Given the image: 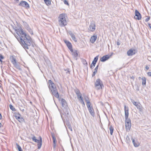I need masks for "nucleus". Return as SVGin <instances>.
Instances as JSON below:
<instances>
[{"label": "nucleus", "mask_w": 151, "mask_h": 151, "mask_svg": "<svg viewBox=\"0 0 151 151\" xmlns=\"http://www.w3.org/2000/svg\"><path fill=\"white\" fill-rule=\"evenodd\" d=\"M69 129L71 131H72V127H69Z\"/></svg>", "instance_id": "nucleus-48"}, {"label": "nucleus", "mask_w": 151, "mask_h": 151, "mask_svg": "<svg viewBox=\"0 0 151 151\" xmlns=\"http://www.w3.org/2000/svg\"><path fill=\"white\" fill-rule=\"evenodd\" d=\"M19 6H22L26 8H29V6L28 3L25 1H22L19 4Z\"/></svg>", "instance_id": "nucleus-11"}, {"label": "nucleus", "mask_w": 151, "mask_h": 151, "mask_svg": "<svg viewBox=\"0 0 151 151\" xmlns=\"http://www.w3.org/2000/svg\"><path fill=\"white\" fill-rule=\"evenodd\" d=\"M52 138L53 140V144H55V141L56 140V138L53 136H52Z\"/></svg>", "instance_id": "nucleus-35"}, {"label": "nucleus", "mask_w": 151, "mask_h": 151, "mask_svg": "<svg viewBox=\"0 0 151 151\" xmlns=\"http://www.w3.org/2000/svg\"><path fill=\"white\" fill-rule=\"evenodd\" d=\"M131 100L133 104L136 106L140 111H143V108L141 104L139 102H136L132 99H131Z\"/></svg>", "instance_id": "nucleus-6"}, {"label": "nucleus", "mask_w": 151, "mask_h": 151, "mask_svg": "<svg viewBox=\"0 0 151 151\" xmlns=\"http://www.w3.org/2000/svg\"><path fill=\"white\" fill-rule=\"evenodd\" d=\"M55 147V144H53V147L54 148Z\"/></svg>", "instance_id": "nucleus-52"}, {"label": "nucleus", "mask_w": 151, "mask_h": 151, "mask_svg": "<svg viewBox=\"0 0 151 151\" xmlns=\"http://www.w3.org/2000/svg\"><path fill=\"white\" fill-rule=\"evenodd\" d=\"M64 41L71 52H73V47L71 43H70L69 41H67L66 40H64Z\"/></svg>", "instance_id": "nucleus-9"}, {"label": "nucleus", "mask_w": 151, "mask_h": 151, "mask_svg": "<svg viewBox=\"0 0 151 151\" xmlns=\"http://www.w3.org/2000/svg\"><path fill=\"white\" fill-rule=\"evenodd\" d=\"M131 78L133 80H134V77L133 76H132V77H131Z\"/></svg>", "instance_id": "nucleus-49"}, {"label": "nucleus", "mask_w": 151, "mask_h": 151, "mask_svg": "<svg viewBox=\"0 0 151 151\" xmlns=\"http://www.w3.org/2000/svg\"><path fill=\"white\" fill-rule=\"evenodd\" d=\"M150 16H151V13H150Z\"/></svg>", "instance_id": "nucleus-57"}, {"label": "nucleus", "mask_w": 151, "mask_h": 151, "mask_svg": "<svg viewBox=\"0 0 151 151\" xmlns=\"http://www.w3.org/2000/svg\"><path fill=\"white\" fill-rule=\"evenodd\" d=\"M2 126V124L0 122V128Z\"/></svg>", "instance_id": "nucleus-54"}, {"label": "nucleus", "mask_w": 151, "mask_h": 151, "mask_svg": "<svg viewBox=\"0 0 151 151\" xmlns=\"http://www.w3.org/2000/svg\"><path fill=\"white\" fill-rule=\"evenodd\" d=\"M58 24L59 25L62 27L67 25V22L65 17V15L64 14H60L58 17Z\"/></svg>", "instance_id": "nucleus-3"}, {"label": "nucleus", "mask_w": 151, "mask_h": 151, "mask_svg": "<svg viewBox=\"0 0 151 151\" xmlns=\"http://www.w3.org/2000/svg\"><path fill=\"white\" fill-rule=\"evenodd\" d=\"M113 53H112V54L109 55H106L103 56L100 59L101 61L102 62L105 61L110 58V57L112 55Z\"/></svg>", "instance_id": "nucleus-14"}, {"label": "nucleus", "mask_w": 151, "mask_h": 151, "mask_svg": "<svg viewBox=\"0 0 151 151\" xmlns=\"http://www.w3.org/2000/svg\"><path fill=\"white\" fill-rule=\"evenodd\" d=\"M63 2L64 4H66L68 5H69V4L68 1H67L66 0H64Z\"/></svg>", "instance_id": "nucleus-37"}, {"label": "nucleus", "mask_w": 151, "mask_h": 151, "mask_svg": "<svg viewBox=\"0 0 151 151\" xmlns=\"http://www.w3.org/2000/svg\"><path fill=\"white\" fill-rule=\"evenodd\" d=\"M91 105V104H88L87 105V107L91 114L92 116L94 117L95 116V112L94 110Z\"/></svg>", "instance_id": "nucleus-8"}, {"label": "nucleus", "mask_w": 151, "mask_h": 151, "mask_svg": "<svg viewBox=\"0 0 151 151\" xmlns=\"http://www.w3.org/2000/svg\"><path fill=\"white\" fill-rule=\"evenodd\" d=\"M32 45L33 47H34V45H33L32 44Z\"/></svg>", "instance_id": "nucleus-56"}, {"label": "nucleus", "mask_w": 151, "mask_h": 151, "mask_svg": "<svg viewBox=\"0 0 151 151\" xmlns=\"http://www.w3.org/2000/svg\"><path fill=\"white\" fill-rule=\"evenodd\" d=\"M141 79V78L140 77H139V79Z\"/></svg>", "instance_id": "nucleus-55"}, {"label": "nucleus", "mask_w": 151, "mask_h": 151, "mask_svg": "<svg viewBox=\"0 0 151 151\" xmlns=\"http://www.w3.org/2000/svg\"><path fill=\"white\" fill-rule=\"evenodd\" d=\"M86 103V105L87 106L88 104H91V103L89 100L88 98V97L86 96L84 97Z\"/></svg>", "instance_id": "nucleus-25"}, {"label": "nucleus", "mask_w": 151, "mask_h": 151, "mask_svg": "<svg viewBox=\"0 0 151 151\" xmlns=\"http://www.w3.org/2000/svg\"><path fill=\"white\" fill-rule=\"evenodd\" d=\"M57 90V89H56V88H55L54 89H52L50 90V92H52V91H55V90Z\"/></svg>", "instance_id": "nucleus-44"}, {"label": "nucleus", "mask_w": 151, "mask_h": 151, "mask_svg": "<svg viewBox=\"0 0 151 151\" xmlns=\"http://www.w3.org/2000/svg\"><path fill=\"white\" fill-rule=\"evenodd\" d=\"M69 33L72 40L75 42H76L77 41V39L76 38L74 34L71 31L69 32Z\"/></svg>", "instance_id": "nucleus-18"}, {"label": "nucleus", "mask_w": 151, "mask_h": 151, "mask_svg": "<svg viewBox=\"0 0 151 151\" xmlns=\"http://www.w3.org/2000/svg\"><path fill=\"white\" fill-rule=\"evenodd\" d=\"M146 68L148 70V69H149V67H147V66H146Z\"/></svg>", "instance_id": "nucleus-51"}, {"label": "nucleus", "mask_w": 151, "mask_h": 151, "mask_svg": "<svg viewBox=\"0 0 151 151\" xmlns=\"http://www.w3.org/2000/svg\"><path fill=\"white\" fill-rule=\"evenodd\" d=\"M135 18L138 20L141 19V16L140 14L139 13V12L137 10H135Z\"/></svg>", "instance_id": "nucleus-13"}, {"label": "nucleus", "mask_w": 151, "mask_h": 151, "mask_svg": "<svg viewBox=\"0 0 151 151\" xmlns=\"http://www.w3.org/2000/svg\"><path fill=\"white\" fill-rule=\"evenodd\" d=\"M2 118V116L1 114L0 113V119H1Z\"/></svg>", "instance_id": "nucleus-50"}, {"label": "nucleus", "mask_w": 151, "mask_h": 151, "mask_svg": "<svg viewBox=\"0 0 151 151\" xmlns=\"http://www.w3.org/2000/svg\"><path fill=\"white\" fill-rule=\"evenodd\" d=\"M4 58V57L3 56L1 55H0V61L1 62H2V61L1 59H3Z\"/></svg>", "instance_id": "nucleus-38"}, {"label": "nucleus", "mask_w": 151, "mask_h": 151, "mask_svg": "<svg viewBox=\"0 0 151 151\" xmlns=\"http://www.w3.org/2000/svg\"><path fill=\"white\" fill-rule=\"evenodd\" d=\"M32 139L34 142L37 143V148L40 149L42 145V137L40 136L39 137V140L36 139V137L35 136H33L32 138Z\"/></svg>", "instance_id": "nucleus-4"}, {"label": "nucleus", "mask_w": 151, "mask_h": 151, "mask_svg": "<svg viewBox=\"0 0 151 151\" xmlns=\"http://www.w3.org/2000/svg\"><path fill=\"white\" fill-rule=\"evenodd\" d=\"M52 95L54 96L57 98H59V94L57 90V89L50 92Z\"/></svg>", "instance_id": "nucleus-15"}, {"label": "nucleus", "mask_w": 151, "mask_h": 151, "mask_svg": "<svg viewBox=\"0 0 151 151\" xmlns=\"http://www.w3.org/2000/svg\"><path fill=\"white\" fill-rule=\"evenodd\" d=\"M135 50H132V49H130L128 50L127 52V54L128 56H132L135 54L134 52L133 51H134Z\"/></svg>", "instance_id": "nucleus-17"}, {"label": "nucleus", "mask_w": 151, "mask_h": 151, "mask_svg": "<svg viewBox=\"0 0 151 151\" xmlns=\"http://www.w3.org/2000/svg\"><path fill=\"white\" fill-rule=\"evenodd\" d=\"M48 83L49 84V88L50 90L56 88L54 83L51 80H49Z\"/></svg>", "instance_id": "nucleus-10"}, {"label": "nucleus", "mask_w": 151, "mask_h": 151, "mask_svg": "<svg viewBox=\"0 0 151 151\" xmlns=\"http://www.w3.org/2000/svg\"><path fill=\"white\" fill-rule=\"evenodd\" d=\"M66 73H68L70 74V71L69 70V69H68V70L66 72Z\"/></svg>", "instance_id": "nucleus-45"}, {"label": "nucleus", "mask_w": 151, "mask_h": 151, "mask_svg": "<svg viewBox=\"0 0 151 151\" xmlns=\"http://www.w3.org/2000/svg\"><path fill=\"white\" fill-rule=\"evenodd\" d=\"M142 85H145L146 83V78L145 77H144L142 78Z\"/></svg>", "instance_id": "nucleus-28"}, {"label": "nucleus", "mask_w": 151, "mask_h": 151, "mask_svg": "<svg viewBox=\"0 0 151 151\" xmlns=\"http://www.w3.org/2000/svg\"><path fill=\"white\" fill-rule=\"evenodd\" d=\"M15 30L18 35L15 36L16 38L25 49H28V47L31 45L32 40L31 37L27 35L21 27L16 29Z\"/></svg>", "instance_id": "nucleus-1"}, {"label": "nucleus", "mask_w": 151, "mask_h": 151, "mask_svg": "<svg viewBox=\"0 0 151 151\" xmlns=\"http://www.w3.org/2000/svg\"><path fill=\"white\" fill-rule=\"evenodd\" d=\"M72 55L74 56L75 58H76V59H77L76 57L78 56V53L77 52V51L76 50L75 51H73V52H72Z\"/></svg>", "instance_id": "nucleus-27"}, {"label": "nucleus", "mask_w": 151, "mask_h": 151, "mask_svg": "<svg viewBox=\"0 0 151 151\" xmlns=\"http://www.w3.org/2000/svg\"><path fill=\"white\" fill-rule=\"evenodd\" d=\"M83 63L84 64H87V63L86 62V61L85 60H83L82 61Z\"/></svg>", "instance_id": "nucleus-40"}, {"label": "nucleus", "mask_w": 151, "mask_h": 151, "mask_svg": "<svg viewBox=\"0 0 151 151\" xmlns=\"http://www.w3.org/2000/svg\"><path fill=\"white\" fill-rule=\"evenodd\" d=\"M27 30H28V31L29 32L30 34L32 35L33 34L32 31L30 28H28L27 29Z\"/></svg>", "instance_id": "nucleus-34"}, {"label": "nucleus", "mask_w": 151, "mask_h": 151, "mask_svg": "<svg viewBox=\"0 0 151 151\" xmlns=\"http://www.w3.org/2000/svg\"><path fill=\"white\" fill-rule=\"evenodd\" d=\"M97 35H93L92 36L90 39V41L92 43H94L97 39Z\"/></svg>", "instance_id": "nucleus-19"}, {"label": "nucleus", "mask_w": 151, "mask_h": 151, "mask_svg": "<svg viewBox=\"0 0 151 151\" xmlns=\"http://www.w3.org/2000/svg\"><path fill=\"white\" fill-rule=\"evenodd\" d=\"M78 97V98H80V99L81 101H83V98L82 97L81 95Z\"/></svg>", "instance_id": "nucleus-36"}, {"label": "nucleus", "mask_w": 151, "mask_h": 151, "mask_svg": "<svg viewBox=\"0 0 151 151\" xmlns=\"http://www.w3.org/2000/svg\"><path fill=\"white\" fill-rule=\"evenodd\" d=\"M44 2L47 5L49 6L50 4V1L49 0H44Z\"/></svg>", "instance_id": "nucleus-30"}, {"label": "nucleus", "mask_w": 151, "mask_h": 151, "mask_svg": "<svg viewBox=\"0 0 151 151\" xmlns=\"http://www.w3.org/2000/svg\"><path fill=\"white\" fill-rule=\"evenodd\" d=\"M81 103L83 105V106H85V104L84 101H81Z\"/></svg>", "instance_id": "nucleus-41"}, {"label": "nucleus", "mask_w": 151, "mask_h": 151, "mask_svg": "<svg viewBox=\"0 0 151 151\" xmlns=\"http://www.w3.org/2000/svg\"><path fill=\"white\" fill-rule=\"evenodd\" d=\"M74 91L78 97L81 95L79 90L78 88H76L75 89Z\"/></svg>", "instance_id": "nucleus-20"}, {"label": "nucleus", "mask_w": 151, "mask_h": 151, "mask_svg": "<svg viewBox=\"0 0 151 151\" xmlns=\"http://www.w3.org/2000/svg\"><path fill=\"white\" fill-rule=\"evenodd\" d=\"M150 19V17L149 16H148L145 19V21L146 22H147Z\"/></svg>", "instance_id": "nucleus-39"}, {"label": "nucleus", "mask_w": 151, "mask_h": 151, "mask_svg": "<svg viewBox=\"0 0 151 151\" xmlns=\"http://www.w3.org/2000/svg\"><path fill=\"white\" fill-rule=\"evenodd\" d=\"M20 116V115H19V114H18L17 115H16V116H15V117L16 118V119H17V117L18 116Z\"/></svg>", "instance_id": "nucleus-46"}, {"label": "nucleus", "mask_w": 151, "mask_h": 151, "mask_svg": "<svg viewBox=\"0 0 151 151\" xmlns=\"http://www.w3.org/2000/svg\"><path fill=\"white\" fill-rule=\"evenodd\" d=\"M61 104L62 107L63 108H65L67 107V104L66 101L64 99H62L61 100Z\"/></svg>", "instance_id": "nucleus-16"}, {"label": "nucleus", "mask_w": 151, "mask_h": 151, "mask_svg": "<svg viewBox=\"0 0 151 151\" xmlns=\"http://www.w3.org/2000/svg\"><path fill=\"white\" fill-rule=\"evenodd\" d=\"M117 44L118 45H120V43L119 42H117Z\"/></svg>", "instance_id": "nucleus-47"}, {"label": "nucleus", "mask_w": 151, "mask_h": 151, "mask_svg": "<svg viewBox=\"0 0 151 151\" xmlns=\"http://www.w3.org/2000/svg\"><path fill=\"white\" fill-rule=\"evenodd\" d=\"M109 130L110 131V134L111 135H112L113 134L114 129L111 125L109 127Z\"/></svg>", "instance_id": "nucleus-29"}, {"label": "nucleus", "mask_w": 151, "mask_h": 151, "mask_svg": "<svg viewBox=\"0 0 151 151\" xmlns=\"http://www.w3.org/2000/svg\"><path fill=\"white\" fill-rule=\"evenodd\" d=\"M98 67H99V65H97L96 66V68H95L94 70V72H93V74L92 75V77H93L94 76H95V74H96L97 72V70H98Z\"/></svg>", "instance_id": "nucleus-24"}, {"label": "nucleus", "mask_w": 151, "mask_h": 151, "mask_svg": "<svg viewBox=\"0 0 151 151\" xmlns=\"http://www.w3.org/2000/svg\"><path fill=\"white\" fill-rule=\"evenodd\" d=\"M124 109L125 111V125L126 130L129 132L131 128V124L130 119L128 118L129 109L128 107H127L126 105L124 106Z\"/></svg>", "instance_id": "nucleus-2"}, {"label": "nucleus", "mask_w": 151, "mask_h": 151, "mask_svg": "<svg viewBox=\"0 0 151 151\" xmlns=\"http://www.w3.org/2000/svg\"><path fill=\"white\" fill-rule=\"evenodd\" d=\"M15 1L17 2H18L19 1V0H15Z\"/></svg>", "instance_id": "nucleus-53"}, {"label": "nucleus", "mask_w": 151, "mask_h": 151, "mask_svg": "<svg viewBox=\"0 0 151 151\" xmlns=\"http://www.w3.org/2000/svg\"><path fill=\"white\" fill-rule=\"evenodd\" d=\"M17 147L19 151H23L21 147L17 144H16Z\"/></svg>", "instance_id": "nucleus-31"}, {"label": "nucleus", "mask_w": 151, "mask_h": 151, "mask_svg": "<svg viewBox=\"0 0 151 151\" xmlns=\"http://www.w3.org/2000/svg\"><path fill=\"white\" fill-rule=\"evenodd\" d=\"M148 26L149 27V29L151 30V26H150V24L149 23H147Z\"/></svg>", "instance_id": "nucleus-42"}, {"label": "nucleus", "mask_w": 151, "mask_h": 151, "mask_svg": "<svg viewBox=\"0 0 151 151\" xmlns=\"http://www.w3.org/2000/svg\"><path fill=\"white\" fill-rule=\"evenodd\" d=\"M10 109L13 111H15V109L14 107L11 104H10L9 106Z\"/></svg>", "instance_id": "nucleus-32"}, {"label": "nucleus", "mask_w": 151, "mask_h": 151, "mask_svg": "<svg viewBox=\"0 0 151 151\" xmlns=\"http://www.w3.org/2000/svg\"><path fill=\"white\" fill-rule=\"evenodd\" d=\"M17 119L20 122H23L24 119L20 117V116H19L17 117Z\"/></svg>", "instance_id": "nucleus-26"}, {"label": "nucleus", "mask_w": 151, "mask_h": 151, "mask_svg": "<svg viewBox=\"0 0 151 151\" xmlns=\"http://www.w3.org/2000/svg\"><path fill=\"white\" fill-rule=\"evenodd\" d=\"M147 74L149 76H151V72H148L147 73Z\"/></svg>", "instance_id": "nucleus-43"}, {"label": "nucleus", "mask_w": 151, "mask_h": 151, "mask_svg": "<svg viewBox=\"0 0 151 151\" xmlns=\"http://www.w3.org/2000/svg\"><path fill=\"white\" fill-rule=\"evenodd\" d=\"M10 59L13 64L17 62L16 58L13 56H12L10 57Z\"/></svg>", "instance_id": "nucleus-23"}, {"label": "nucleus", "mask_w": 151, "mask_h": 151, "mask_svg": "<svg viewBox=\"0 0 151 151\" xmlns=\"http://www.w3.org/2000/svg\"><path fill=\"white\" fill-rule=\"evenodd\" d=\"M95 85L96 89L97 90L102 89V87H104L102 82L99 79L96 80Z\"/></svg>", "instance_id": "nucleus-5"}, {"label": "nucleus", "mask_w": 151, "mask_h": 151, "mask_svg": "<svg viewBox=\"0 0 151 151\" xmlns=\"http://www.w3.org/2000/svg\"><path fill=\"white\" fill-rule=\"evenodd\" d=\"M133 143L134 146L135 147H138L139 146V144L138 142H136L133 138H132V139Z\"/></svg>", "instance_id": "nucleus-21"}, {"label": "nucleus", "mask_w": 151, "mask_h": 151, "mask_svg": "<svg viewBox=\"0 0 151 151\" xmlns=\"http://www.w3.org/2000/svg\"><path fill=\"white\" fill-rule=\"evenodd\" d=\"M98 57L99 56H97L94 58V60L92 61V64L90 66V68L91 69H93L94 67L95 66L98 60Z\"/></svg>", "instance_id": "nucleus-12"}, {"label": "nucleus", "mask_w": 151, "mask_h": 151, "mask_svg": "<svg viewBox=\"0 0 151 151\" xmlns=\"http://www.w3.org/2000/svg\"><path fill=\"white\" fill-rule=\"evenodd\" d=\"M126 140L127 142V143H129L130 141L129 138V136L128 135L127 136H126Z\"/></svg>", "instance_id": "nucleus-33"}, {"label": "nucleus", "mask_w": 151, "mask_h": 151, "mask_svg": "<svg viewBox=\"0 0 151 151\" xmlns=\"http://www.w3.org/2000/svg\"><path fill=\"white\" fill-rule=\"evenodd\" d=\"M96 24L94 21L91 22L88 28V30L91 32H93L95 30Z\"/></svg>", "instance_id": "nucleus-7"}, {"label": "nucleus", "mask_w": 151, "mask_h": 151, "mask_svg": "<svg viewBox=\"0 0 151 151\" xmlns=\"http://www.w3.org/2000/svg\"><path fill=\"white\" fill-rule=\"evenodd\" d=\"M13 65L14 67L20 70H22V69L20 67L18 63H17V62L14 63V64H13Z\"/></svg>", "instance_id": "nucleus-22"}]
</instances>
